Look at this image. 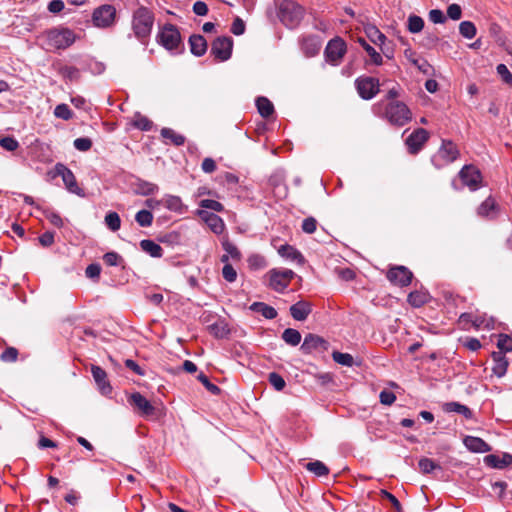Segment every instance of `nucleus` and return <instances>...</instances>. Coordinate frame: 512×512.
<instances>
[{"instance_id":"1","label":"nucleus","mask_w":512,"mask_h":512,"mask_svg":"<svg viewBox=\"0 0 512 512\" xmlns=\"http://www.w3.org/2000/svg\"><path fill=\"white\" fill-rule=\"evenodd\" d=\"M154 24V14L147 7L140 6L132 14L131 27L135 37L144 41L152 31Z\"/></svg>"},{"instance_id":"2","label":"nucleus","mask_w":512,"mask_h":512,"mask_svg":"<svg viewBox=\"0 0 512 512\" xmlns=\"http://www.w3.org/2000/svg\"><path fill=\"white\" fill-rule=\"evenodd\" d=\"M305 14L303 6L293 0H284L278 8V17L280 21L288 28L297 27Z\"/></svg>"},{"instance_id":"3","label":"nucleus","mask_w":512,"mask_h":512,"mask_svg":"<svg viewBox=\"0 0 512 512\" xmlns=\"http://www.w3.org/2000/svg\"><path fill=\"white\" fill-rule=\"evenodd\" d=\"M384 118L392 125L402 127L412 119V112L401 101H391L385 107Z\"/></svg>"},{"instance_id":"4","label":"nucleus","mask_w":512,"mask_h":512,"mask_svg":"<svg viewBox=\"0 0 512 512\" xmlns=\"http://www.w3.org/2000/svg\"><path fill=\"white\" fill-rule=\"evenodd\" d=\"M46 45L49 49H66L76 40L75 33L68 28H54L45 32Z\"/></svg>"},{"instance_id":"5","label":"nucleus","mask_w":512,"mask_h":512,"mask_svg":"<svg viewBox=\"0 0 512 512\" xmlns=\"http://www.w3.org/2000/svg\"><path fill=\"white\" fill-rule=\"evenodd\" d=\"M93 25L100 29L112 28L117 22V10L111 4L96 7L91 16Z\"/></svg>"},{"instance_id":"6","label":"nucleus","mask_w":512,"mask_h":512,"mask_svg":"<svg viewBox=\"0 0 512 512\" xmlns=\"http://www.w3.org/2000/svg\"><path fill=\"white\" fill-rule=\"evenodd\" d=\"M460 155L457 145L451 140H442L441 146L431 161L436 168H441L454 162Z\"/></svg>"},{"instance_id":"7","label":"nucleus","mask_w":512,"mask_h":512,"mask_svg":"<svg viewBox=\"0 0 512 512\" xmlns=\"http://www.w3.org/2000/svg\"><path fill=\"white\" fill-rule=\"evenodd\" d=\"M268 286L276 292L282 293L289 286L295 273L290 269H271L267 275Z\"/></svg>"},{"instance_id":"8","label":"nucleus","mask_w":512,"mask_h":512,"mask_svg":"<svg viewBox=\"0 0 512 512\" xmlns=\"http://www.w3.org/2000/svg\"><path fill=\"white\" fill-rule=\"evenodd\" d=\"M158 41L167 50H176L181 45V35L178 28L172 24H165L158 34Z\"/></svg>"},{"instance_id":"9","label":"nucleus","mask_w":512,"mask_h":512,"mask_svg":"<svg viewBox=\"0 0 512 512\" xmlns=\"http://www.w3.org/2000/svg\"><path fill=\"white\" fill-rule=\"evenodd\" d=\"M233 39L228 36L217 37L211 45V55L218 61H226L231 57Z\"/></svg>"},{"instance_id":"10","label":"nucleus","mask_w":512,"mask_h":512,"mask_svg":"<svg viewBox=\"0 0 512 512\" xmlns=\"http://www.w3.org/2000/svg\"><path fill=\"white\" fill-rule=\"evenodd\" d=\"M459 178L464 186H467L471 191L477 190L481 185V172L474 165H465L459 171Z\"/></svg>"},{"instance_id":"11","label":"nucleus","mask_w":512,"mask_h":512,"mask_svg":"<svg viewBox=\"0 0 512 512\" xmlns=\"http://www.w3.org/2000/svg\"><path fill=\"white\" fill-rule=\"evenodd\" d=\"M355 85L360 97L365 100L372 99L379 92V80L374 77H359Z\"/></svg>"},{"instance_id":"12","label":"nucleus","mask_w":512,"mask_h":512,"mask_svg":"<svg viewBox=\"0 0 512 512\" xmlns=\"http://www.w3.org/2000/svg\"><path fill=\"white\" fill-rule=\"evenodd\" d=\"M345 53L346 44L339 37L330 40L325 49L326 60L334 65H337L341 61Z\"/></svg>"},{"instance_id":"13","label":"nucleus","mask_w":512,"mask_h":512,"mask_svg":"<svg viewBox=\"0 0 512 512\" xmlns=\"http://www.w3.org/2000/svg\"><path fill=\"white\" fill-rule=\"evenodd\" d=\"M386 276L392 284L405 287L411 283L413 273L405 266H394L388 270Z\"/></svg>"},{"instance_id":"14","label":"nucleus","mask_w":512,"mask_h":512,"mask_svg":"<svg viewBox=\"0 0 512 512\" xmlns=\"http://www.w3.org/2000/svg\"><path fill=\"white\" fill-rule=\"evenodd\" d=\"M329 343L321 336L309 333L305 336L304 341L300 347V350L304 354H310L314 351L324 352L327 351Z\"/></svg>"},{"instance_id":"15","label":"nucleus","mask_w":512,"mask_h":512,"mask_svg":"<svg viewBox=\"0 0 512 512\" xmlns=\"http://www.w3.org/2000/svg\"><path fill=\"white\" fill-rule=\"evenodd\" d=\"M429 139V133L423 128L414 130L406 139L405 143L410 154H417Z\"/></svg>"},{"instance_id":"16","label":"nucleus","mask_w":512,"mask_h":512,"mask_svg":"<svg viewBox=\"0 0 512 512\" xmlns=\"http://www.w3.org/2000/svg\"><path fill=\"white\" fill-rule=\"evenodd\" d=\"M55 172L57 175L62 177V180L69 192L77 195H83L82 189L78 187L76 178L69 168L62 163H57L55 165Z\"/></svg>"},{"instance_id":"17","label":"nucleus","mask_w":512,"mask_h":512,"mask_svg":"<svg viewBox=\"0 0 512 512\" xmlns=\"http://www.w3.org/2000/svg\"><path fill=\"white\" fill-rule=\"evenodd\" d=\"M129 402L138 409L142 416L150 417L155 415L156 408L141 393H133L129 398Z\"/></svg>"},{"instance_id":"18","label":"nucleus","mask_w":512,"mask_h":512,"mask_svg":"<svg viewBox=\"0 0 512 512\" xmlns=\"http://www.w3.org/2000/svg\"><path fill=\"white\" fill-rule=\"evenodd\" d=\"M198 214L215 234L220 235L224 232L225 224L221 217L204 210H200Z\"/></svg>"},{"instance_id":"19","label":"nucleus","mask_w":512,"mask_h":512,"mask_svg":"<svg viewBox=\"0 0 512 512\" xmlns=\"http://www.w3.org/2000/svg\"><path fill=\"white\" fill-rule=\"evenodd\" d=\"M321 49V42L317 36L309 35L301 39V50L306 57H314Z\"/></svg>"},{"instance_id":"20","label":"nucleus","mask_w":512,"mask_h":512,"mask_svg":"<svg viewBox=\"0 0 512 512\" xmlns=\"http://www.w3.org/2000/svg\"><path fill=\"white\" fill-rule=\"evenodd\" d=\"M91 373L94 381L96 382L98 388L100 389L102 394H108L111 392L112 387L107 381V374L104 369L100 366L92 365Z\"/></svg>"},{"instance_id":"21","label":"nucleus","mask_w":512,"mask_h":512,"mask_svg":"<svg viewBox=\"0 0 512 512\" xmlns=\"http://www.w3.org/2000/svg\"><path fill=\"white\" fill-rule=\"evenodd\" d=\"M289 311L293 319L304 321L312 312V305L307 301H298L290 307Z\"/></svg>"},{"instance_id":"22","label":"nucleus","mask_w":512,"mask_h":512,"mask_svg":"<svg viewBox=\"0 0 512 512\" xmlns=\"http://www.w3.org/2000/svg\"><path fill=\"white\" fill-rule=\"evenodd\" d=\"M484 463L491 468L503 469L512 463V455L504 453L500 457L494 454H489L484 457Z\"/></svg>"},{"instance_id":"23","label":"nucleus","mask_w":512,"mask_h":512,"mask_svg":"<svg viewBox=\"0 0 512 512\" xmlns=\"http://www.w3.org/2000/svg\"><path fill=\"white\" fill-rule=\"evenodd\" d=\"M464 445L468 450L475 453H485L491 450V447L483 439L474 436H466Z\"/></svg>"},{"instance_id":"24","label":"nucleus","mask_w":512,"mask_h":512,"mask_svg":"<svg viewBox=\"0 0 512 512\" xmlns=\"http://www.w3.org/2000/svg\"><path fill=\"white\" fill-rule=\"evenodd\" d=\"M492 357L494 361L493 373L497 377H503L507 372L508 360L502 352H493Z\"/></svg>"},{"instance_id":"25","label":"nucleus","mask_w":512,"mask_h":512,"mask_svg":"<svg viewBox=\"0 0 512 512\" xmlns=\"http://www.w3.org/2000/svg\"><path fill=\"white\" fill-rule=\"evenodd\" d=\"M191 53L195 56H202L207 51V42L202 35L196 34L189 38Z\"/></svg>"},{"instance_id":"26","label":"nucleus","mask_w":512,"mask_h":512,"mask_svg":"<svg viewBox=\"0 0 512 512\" xmlns=\"http://www.w3.org/2000/svg\"><path fill=\"white\" fill-rule=\"evenodd\" d=\"M278 253L291 261H295L300 265H303L305 262V259L303 255L293 246H290L288 244L280 246L278 249Z\"/></svg>"},{"instance_id":"27","label":"nucleus","mask_w":512,"mask_h":512,"mask_svg":"<svg viewBox=\"0 0 512 512\" xmlns=\"http://www.w3.org/2000/svg\"><path fill=\"white\" fill-rule=\"evenodd\" d=\"M249 309L261 314L266 319H274L277 317L276 309L264 302H254L250 305Z\"/></svg>"},{"instance_id":"28","label":"nucleus","mask_w":512,"mask_h":512,"mask_svg":"<svg viewBox=\"0 0 512 512\" xmlns=\"http://www.w3.org/2000/svg\"><path fill=\"white\" fill-rule=\"evenodd\" d=\"M208 330L215 338L223 339L230 334V328L225 320L220 319L208 326Z\"/></svg>"},{"instance_id":"29","label":"nucleus","mask_w":512,"mask_h":512,"mask_svg":"<svg viewBox=\"0 0 512 512\" xmlns=\"http://www.w3.org/2000/svg\"><path fill=\"white\" fill-rule=\"evenodd\" d=\"M163 206L170 211L183 213L186 210L181 198L175 195H165L163 197Z\"/></svg>"},{"instance_id":"30","label":"nucleus","mask_w":512,"mask_h":512,"mask_svg":"<svg viewBox=\"0 0 512 512\" xmlns=\"http://www.w3.org/2000/svg\"><path fill=\"white\" fill-rule=\"evenodd\" d=\"M140 248L154 258H160L163 255L162 247L153 240L144 239L140 241Z\"/></svg>"},{"instance_id":"31","label":"nucleus","mask_w":512,"mask_h":512,"mask_svg":"<svg viewBox=\"0 0 512 512\" xmlns=\"http://www.w3.org/2000/svg\"><path fill=\"white\" fill-rule=\"evenodd\" d=\"M444 410L446 412H455L463 415L466 419L472 418V411L466 405H463L459 402H448L444 405Z\"/></svg>"},{"instance_id":"32","label":"nucleus","mask_w":512,"mask_h":512,"mask_svg":"<svg viewBox=\"0 0 512 512\" xmlns=\"http://www.w3.org/2000/svg\"><path fill=\"white\" fill-rule=\"evenodd\" d=\"M256 106L259 114L264 118H268L274 113V106L266 97H258L256 99Z\"/></svg>"},{"instance_id":"33","label":"nucleus","mask_w":512,"mask_h":512,"mask_svg":"<svg viewBox=\"0 0 512 512\" xmlns=\"http://www.w3.org/2000/svg\"><path fill=\"white\" fill-rule=\"evenodd\" d=\"M404 54L406 58L421 72L425 74L429 72L430 65L428 64V62L424 59L417 58L416 53L414 51H412L411 49H406Z\"/></svg>"},{"instance_id":"34","label":"nucleus","mask_w":512,"mask_h":512,"mask_svg":"<svg viewBox=\"0 0 512 512\" xmlns=\"http://www.w3.org/2000/svg\"><path fill=\"white\" fill-rule=\"evenodd\" d=\"M367 37L376 45H383L386 41V36L374 25H369L365 28Z\"/></svg>"},{"instance_id":"35","label":"nucleus","mask_w":512,"mask_h":512,"mask_svg":"<svg viewBox=\"0 0 512 512\" xmlns=\"http://www.w3.org/2000/svg\"><path fill=\"white\" fill-rule=\"evenodd\" d=\"M159 187L151 182L139 180L136 183V193L142 196H149L156 193Z\"/></svg>"},{"instance_id":"36","label":"nucleus","mask_w":512,"mask_h":512,"mask_svg":"<svg viewBox=\"0 0 512 512\" xmlns=\"http://www.w3.org/2000/svg\"><path fill=\"white\" fill-rule=\"evenodd\" d=\"M429 299V294L423 291H413L408 295L407 301L413 307H421Z\"/></svg>"},{"instance_id":"37","label":"nucleus","mask_w":512,"mask_h":512,"mask_svg":"<svg viewBox=\"0 0 512 512\" xmlns=\"http://www.w3.org/2000/svg\"><path fill=\"white\" fill-rule=\"evenodd\" d=\"M161 136L164 139L169 140L175 146H181L185 143V137L181 134L176 133L171 128H163L161 130Z\"/></svg>"},{"instance_id":"38","label":"nucleus","mask_w":512,"mask_h":512,"mask_svg":"<svg viewBox=\"0 0 512 512\" xmlns=\"http://www.w3.org/2000/svg\"><path fill=\"white\" fill-rule=\"evenodd\" d=\"M424 20L417 15L411 14L407 19V29L410 33L416 34L423 30Z\"/></svg>"},{"instance_id":"39","label":"nucleus","mask_w":512,"mask_h":512,"mask_svg":"<svg viewBox=\"0 0 512 512\" xmlns=\"http://www.w3.org/2000/svg\"><path fill=\"white\" fill-rule=\"evenodd\" d=\"M282 339L291 346H296L301 342V334L298 330L287 328L282 333Z\"/></svg>"},{"instance_id":"40","label":"nucleus","mask_w":512,"mask_h":512,"mask_svg":"<svg viewBox=\"0 0 512 512\" xmlns=\"http://www.w3.org/2000/svg\"><path fill=\"white\" fill-rule=\"evenodd\" d=\"M305 467L308 471L319 477L326 476L329 473L328 467L319 460L308 462Z\"/></svg>"},{"instance_id":"41","label":"nucleus","mask_w":512,"mask_h":512,"mask_svg":"<svg viewBox=\"0 0 512 512\" xmlns=\"http://www.w3.org/2000/svg\"><path fill=\"white\" fill-rule=\"evenodd\" d=\"M460 34L466 39H472L476 36L477 29L473 22L462 21L459 25Z\"/></svg>"},{"instance_id":"42","label":"nucleus","mask_w":512,"mask_h":512,"mask_svg":"<svg viewBox=\"0 0 512 512\" xmlns=\"http://www.w3.org/2000/svg\"><path fill=\"white\" fill-rule=\"evenodd\" d=\"M471 324L476 328L480 329L482 327L487 329H492L494 326V320L492 318H487L485 315H474L472 317Z\"/></svg>"},{"instance_id":"43","label":"nucleus","mask_w":512,"mask_h":512,"mask_svg":"<svg viewBox=\"0 0 512 512\" xmlns=\"http://www.w3.org/2000/svg\"><path fill=\"white\" fill-rule=\"evenodd\" d=\"M360 45L363 47V49L367 52V54L371 58V62L375 65H381L382 64V56L380 53H378L370 44H368L364 39H359Z\"/></svg>"},{"instance_id":"44","label":"nucleus","mask_w":512,"mask_h":512,"mask_svg":"<svg viewBox=\"0 0 512 512\" xmlns=\"http://www.w3.org/2000/svg\"><path fill=\"white\" fill-rule=\"evenodd\" d=\"M379 496H380V501L383 504H390L391 507L396 510V512L401 511V504H400L399 500L394 495H392L391 493H389L385 490H381Z\"/></svg>"},{"instance_id":"45","label":"nucleus","mask_w":512,"mask_h":512,"mask_svg":"<svg viewBox=\"0 0 512 512\" xmlns=\"http://www.w3.org/2000/svg\"><path fill=\"white\" fill-rule=\"evenodd\" d=\"M132 125L142 131H149L152 128V122L140 113L134 115Z\"/></svg>"},{"instance_id":"46","label":"nucleus","mask_w":512,"mask_h":512,"mask_svg":"<svg viewBox=\"0 0 512 512\" xmlns=\"http://www.w3.org/2000/svg\"><path fill=\"white\" fill-rule=\"evenodd\" d=\"M135 220L141 227H149L153 222V214L149 210H140L136 213Z\"/></svg>"},{"instance_id":"47","label":"nucleus","mask_w":512,"mask_h":512,"mask_svg":"<svg viewBox=\"0 0 512 512\" xmlns=\"http://www.w3.org/2000/svg\"><path fill=\"white\" fill-rule=\"evenodd\" d=\"M418 466L424 474H430L436 469H441V467L430 458H421L418 462Z\"/></svg>"},{"instance_id":"48","label":"nucleus","mask_w":512,"mask_h":512,"mask_svg":"<svg viewBox=\"0 0 512 512\" xmlns=\"http://www.w3.org/2000/svg\"><path fill=\"white\" fill-rule=\"evenodd\" d=\"M496 208L495 200L492 197H488L483 201L477 209L479 216H489L490 213Z\"/></svg>"},{"instance_id":"49","label":"nucleus","mask_w":512,"mask_h":512,"mask_svg":"<svg viewBox=\"0 0 512 512\" xmlns=\"http://www.w3.org/2000/svg\"><path fill=\"white\" fill-rule=\"evenodd\" d=\"M332 358L336 363L347 367H351L354 363L353 356L349 353L334 351L332 353Z\"/></svg>"},{"instance_id":"50","label":"nucleus","mask_w":512,"mask_h":512,"mask_svg":"<svg viewBox=\"0 0 512 512\" xmlns=\"http://www.w3.org/2000/svg\"><path fill=\"white\" fill-rule=\"evenodd\" d=\"M105 224L113 232L118 231L121 226V219L116 212H109L105 216Z\"/></svg>"},{"instance_id":"51","label":"nucleus","mask_w":512,"mask_h":512,"mask_svg":"<svg viewBox=\"0 0 512 512\" xmlns=\"http://www.w3.org/2000/svg\"><path fill=\"white\" fill-rule=\"evenodd\" d=\"M497 347L499 352H510L512 351V338L507 334H500L497 341Z\"/></svg>"},{"instance_id":"52","label":"nucleus","mask_w":512,"mask_h":512,"mask_svg":"<svg viewBox=\"0 0 512 512\" xmlns=\"http://www.w3.org/2000/svg\"><path fill=\"white\" fill-rule=\"evenodd\" d=\"M0 146L6 151H15L19 148V142L12 136H6L0 139Z\"/></svg>"},{"instance_id":"53","label":"nucleus","mask_w":512,"mask_h":512,"mask_svg":"<svg viewBox=\"0 0 512 512\" xmlns=\"http://www.w3.org/2000/svg\"><path fill=\"white\" fill-rule=\"evenodd\" d=\"M54 115L57 118L63 119V120H69L72 118V111L66 104H59L55 107Z\"/></svg>"},{"instance_id":"54","label":"nucleus","mask_w":512,"mask_h":512,"mask_svg":"<svg viewBox=\"0 0 512 512\" xmlns=\"http://www.w3.org/2000/svg\"><path fill=\"white\" fill-rule=\"evenodd\" d=\"M197 379L205 386V388L211 392L213 395H218L220 393V388L213 384L212 382H210L209 378L203 374V373H200L198 376H197Z\"/></svg>"},{"instance_id":"55","label":"nucleus","mask_w":512,"mask_h":512,"mask_svg":"<svg viewBox=\"0 0 512 512\" xmlns=\"http://www.w3.org/2000/svg\"><path fill=\"white\" fill-rule=\"evenodd\" d=\"M103 260L108 266H118L123 262V258L116 252H107L103 256Z\"/></svg>"},{"instance_id":"56","label":"nucleus","mask_w":512,"mask_h":512,"mask_svg":"<svg viewBox=\"0 0 512 512\" xmlns=\"http://www.w3.org/2000/svg\"><path fill=\"white\" fill-rule=\"evenodd\" d=\"M268 379H269L270 384L277 391L283 390L285 385H286L285 380L283 379V377L281 375H279L278 373H276V372L270 373Z\"/></svg>"},{"instance_id":"57","label":"nucleus","mask_w":512,"mask_h":512,"mask_svg":"<svg viewBox=\"0 0 512 512\" xmlns=\"http://www.w3.org/2000/svg\"><path fill=\"white\" fill-rule=\"evenodd\" d=\"M222 247L225 252L233 259L239 260L241 258V253L238 248L228 240L223 241Z\"/></svg>"},{"instance_id":"58","label":"nucleus","mask_w":512,"mask_h":512,"mask_svg":"<svg viewBox=\"0 0 512 512\" xmlns=\"http://www.w3.org/2000/svg\"><path fill=\"white\" fill-rule=\"evenodd\" d=\"M200 206L205 209H210L212 211L221 212L224 210V206L213 199H203L200 202Z\"/></svg>"},{"instance_id":"59","label":"nucleus","mask_w":512,"mask_h":512,"mask_svg":"<svg viewBox=\"0 0 512 512\" xmlns=\"http://www.w3.org/2000/svg\"><path fill=\"white\" fill-rule=\"evenodd\" d=\"M159 241L168 245H177L180 243V235L177 232H170L161 236Z\"/></svg>"},{"instance_id":"60","label":"nucleus","mask_w":512,"mask_h":512,"mask_svg":"<svg viewBox=\"0 0 512 512\" xmlns=\"http://www.w3.org/2000/svg\"><path fill=\"white\" fill-rule=\"evenodd\" d=\"M496 71L505 83L512 84V74L505 64L497 65Z\"/></svg>"},{"instance_id":"61","label":"nucleus","mask_w":512,"mask_h":512,"mask_svg":"<svg viewBox=\"0 0 512 512\" xmlns=\"http://www.w3.org/2000/svg\"><path fill=\"white\" fill-rule=\"evenodd\" d=\"M222 276L228 282H234L237 278V272L231 264H225L222 269Z\"/></svg>"},{"instance_id":"62","label":"nucleus","mask_w":512,"mask_h":512,"mask_svg":"<svg viewBox=\"0 0 512 512\" xmlns=\"http://www.w3.org/2000/svg\"><path fill=\"white\" fill-rule=\"evenodd\" d=\"M44 215L53 226L57 228H61L63 226V219L58 213L46 210L44 211Z\"/></svg>"},{"instance_id":"63","label":"nucleus","mask_w":512,"mask_h":512,"mask_svg":"<svg viewBox=\"0 0 512 512\" xmlns=\"http://www.w3.org/2000/svg\"><path fill=\"white\" fill-rule=\"evenodd\" d=\"M92 146L91 139L87 137H81L74 140V147L79 151H88Z\"/></svg>"},{"instance_id":"64","label":"nucleus","mask_w":512,"mask_h":512,"mask_svg":"<svg viewBox=\"0 0 512 512\" xmlns=\"http://www.w3.org/2000/svg\"><path fill=\"white\" fill-rule=\"evenodd\" d=\"M447 16L452 20H459L462 16V9L458 4H450L447 8Z\"/></svg>"}]
</instances>
